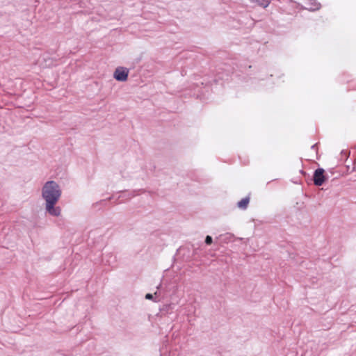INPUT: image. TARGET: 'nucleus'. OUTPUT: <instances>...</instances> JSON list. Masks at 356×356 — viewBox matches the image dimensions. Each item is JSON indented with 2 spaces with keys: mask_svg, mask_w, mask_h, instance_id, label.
<instances>
[{
  "mask_svg": "<svg viewBox=\"0 0 356 356\" xmlns=\"http://www.w3.org/2000/svg\"><path fill=\"white\" fill-rule=\"evenodd\" d=\"M205 243L207 244V245H211L212 243V238L211 236H207L206 238H205Z\"/></svg>",
  "mask_w": 356,
  "mask_h": 356,
  "instance_id": "nucleus-6",
  "label": "nucleus"
},
{
  "mask_svg": "<svg viewBox=\"0 0 356 356\" xmlns=\"http://www.w3.org/2000/svg\"><path fill=\"white\" fill-rule=\"evenodd\" d=\"M61 195L59 186L54 181H47L42 188V197L46 202V209L49 214L58 216L60 213L59 207H55Z\"/></svg>",
  "mask_w": 356,
  "mask_h": 356,
  "instance_id": "nucleus-1",
  "label": "nucleus"
},
{
  "mask_svg": "<svg viewBox=\"0 0 356 356\" xmlns=\"http://www.w3.org/2000/svg\"><path fill=\"white\" fill-rule=\"evenodd\" d=\"M249 202H250L249 197H245V198L242 199L241 201H239L238 202V208H240L241 209H245L248 207Z\"/></svg>",
  "mask_w": 356,
  "mask_h": 356,
  "instance_id": "nucleus-4",
  "label": "nucleus"
},
{
  "mask_svg": "<svg viewBox=\"0 0 356 356\" xmlns=\"http://www.w3.org/2000/svg\"><path fill=\"white\" fill-rule=\"evenodd\" d=\"M324 170L318 168L315 170L314 174V183L316 186H321L325 181Z\"/></svg>",
  "mask_w": 356,
  "mask_h": 356,
  "instance_id": "nucleus-3",
  "label": "nucleus"
},
{
  "mask_svg": "<svg viewBox=\"0 0 356 356\" xmlns=\"http://www.w3.org/2000/svg\"><path fill=\"white\" fill-rule=\"evenodd\" d=\"M145 298L148 300H152L153 296L151 293H147L145 296Z\"/></svg>",
  "mask_w": 356,
  "mask_h": 356,
  "instance_id": "nucleus-7",
  "label": "nucleus"
},
{
  "mask_svg": "<svg viewBox=\"0 0 356 356\" xmlns=\"http://www.w3.org/2000/svg\"><path fill=\"white\" fill-rule=\"evenodd\" d=\"M129 70L123 67H118L115 69L113 76L119 81H125L127 80Z\"/></svg>",
  "mask_w": 356,
  "mask_h": 356,
  "instance_id": "nucleus-2",
  "label": "nucleus"
},
{
  "mask_svg": "<svg viewBox=\"0 0 356 356\" xmlns=\"http://www.w3.org/2000/svg\"><path fill=\"white\" fill-rule=\"evenodd\" d=\"M257 1L259 6L264 8H266L270 3L269 1L268 0H257Z\"/></svg>",
  "mask_w": 356,
  "mask_h": 356,
  "instance_id": "nucleus-5",
  "label": "nucleus"
}]
</instances>
